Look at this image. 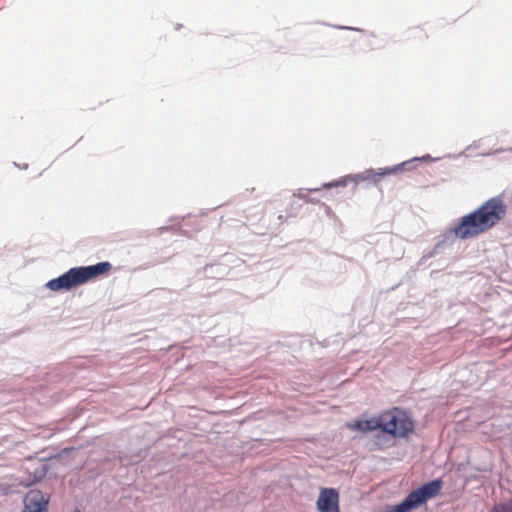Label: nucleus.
Returning <instances> with one entry per match:
<instances>
[{
    "label": "nucleus",
    "instance_id": "1",
    "mask_svg": "<svg viewBox=\"0 0 512 512\" xmlns=\"http://www.w3.org/2000/svg\"><path fill=\"white\" fill-rule=\"evenodd\" d=\"M506 212V205L500 197L490 198L474 211L460 217L454 223L452 233L461 240L475 238L497 225Z\"/></svg>",
    "mask_w": 512,
    "mask_h": 512
},
{
    "label": "nucleus",
    "instance_id": "2",
    "mask_svg": "<svg viewBox=\"0 0 512 512\" xmlns=\"http://www.w3.org/2000/svg\"><path fill=\"white\" fill-rule=\"evenodd\" d=\"M111 269L112 265L109 262H99L95 265L74 267L58 278L48 281L46 287L51 291L71 290L101 275L108 274Z\"/></svg>",
    "mask_w": 512,
    "mask_h": 512
},
{
    "label": "nucleus",
    "instance_id": "3",
    "mask_svg": "<svg viewBox=\"0 0 512 512\" xmlns=\"http://www.w3.org/2000/svg\"><path fill=\"white\" fill-rule=\"evenodd\" d=\"M441 487L442 481L439 479L423 484L418 489L409 493L401 503L390 506L387 512H410L428 499L435 497L440 492Z\"/></svg>",
    "mask_w": 512,
    "mask_h": 512
},
{
    "label": "nucleus",
    "instance_id": "4",
    "mask_svg": "<svg viewBox=\"0 0 512 512\" xmlns=\"http://www.w3.org/2000/svg\"><path fill=\"white\" fill-rule=\"evenodd\" d=\"M380 422V429L394 437H406L413 430L412 420L399 409L382 413Z\"/></svg>",
    "mask_w": 512,
    "mask_h": 512
},
{
    "label": "nucleus",
    "instance_id": "5",
    "mask_svg": "<svg viewBox=\"0 0 512 512\" xmlns=\"http://www.w3.org/2000/svg\"><path fill=\"white\" fill-rule=\"evenodd\" d=\"M316 506L319 512H340L338 491L334 488H322Z\"/></svg>",
    "mask_w": 512,
    "mask_h": 512
},
{
    "label": "nucleus",
    "instance_id": "6",
    "mask_svg": "<svg viewBox=\"0 0 512 512\" xmlns=\"http://www.w3.org/2000/svg\"><path fill=\"white\" fill-rule=\"evenodd\" d=\"M49 496L40 490H30L24 499V509L22 512H47Z\"/></svg>",
    "mask_w": 512,
    "mask_h": 512
},
{
    "label": "nucleus",
    "instance_id": "7",
    "mask_svg": "<svg viewBox=\"0 0 512 512\" xmlns=\"http://www.w3.org/2000/svg\"><path fill=\"white\" fill-rule=\"evenodd\" d=\"M380 417L369 420H358L353 423H348V427L352 430H359L362 432L374 431L380 428Z\"/></svg>",
    "mask_w": 512,
    "mask_h": 512
},
{
    "label": "nucleus",
    "instance_id": "8",
    "mask_svg": "<svg viewBox=\"0 0 512 512\" xmlns=\"http://www.w3.org/2000/svg\"><path fill=\"white\" fill-rule=\"evenodd\" d=\"M400 170H401V166H394L392 168L379 169L378 172L371 171L370 172V177L373 180H377L376 177H378V176H385V175L393 174V173H396L397 171H400Z\"/></svg>",
    "mask_w": 512,
    "mask_h": 512
},
{
    "label": "nucleus",
    "instance_id": "9",
    "mask_svg": "<svg viewBox=\"0 0 512 512\" xmlns=\"http://www.w3.org/2000/svg\"><path fill=\"white\" fill-rule=\"evenodd\" d=\"M409 36L415 40H423L428 37L427 33L421 27H414L410 29Z\"/></svg>",
    "mask_w": 512,
    "mask_h": 512
},
{
    "label": "nucleus",
    "instance_id": "10",
    "mask_svg": "<svg viewBox=\"0 0 512 512\" xmlns=\"http://www.w3.org/2000/svg\"><path fill=\"white\" fill-rule=\"evenodd\" d=\"M74 512H80V511H79V510H76V511H74Z\"/></svg>",
    "mask_w": 512,
    "mask_h": 512
}]
</instances>
